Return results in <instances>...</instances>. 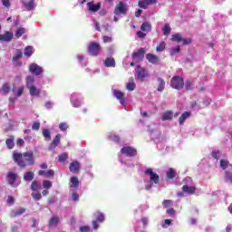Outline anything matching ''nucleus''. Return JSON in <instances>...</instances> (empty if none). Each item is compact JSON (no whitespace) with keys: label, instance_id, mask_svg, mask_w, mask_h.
<instances>
[{"label":"nucleus","instance_id":"obj_1","mask_svg":"<svg viewBox=\"0 0 232 232\" xmlns=\"http://www.w3.org/2000/svg\"><path fill=\"white\" fill-rule=\"evenodd\" d=\"M12 157L14 162L22 169H24L26 166H34L35 164V156L32 150L24 153L14 151Z\"/></svg>","mask_w":232,"mask_h":232},{"label":"nucleus","instance_id":"obj_2","mask_svg":"<svg viewBox=\"0 0 232 232\" xmlns=\"http://www.w3.org/2000/svg\"><path fill=\"white\" fill-rule=\"evenodd\" d=\"M87 52L92 57H97V55H100L102 52V47L100 44L92 42L89 44Z\"/></svg>","mask_w":232,"mask_h":232},{"label":"nucleus","instance_id":"obj_3","mask_svg":"<svg viewBox=\"0 0 232 232\" xmlns=\"http://www.w3.org/2000/svg\"><path fill=\"white\" fill-rule=\"evenodd\" d=\"M170 86L174 90H182L184 88V78L179 75L173 76L170 80Z\"/></svg>","mask_w":232,"mask_h":232},{"label":"nucleus","instance_id":"obj_4","mask_svg":"<svg viewBox=\"0 0 232 232\" xmlns=\"http://www.w3.org/2000/svg\"><path fill=\"white\" fill-rule=\"evenodd\" d=\"M145 53L146 51L144 50V48H140L137 52L132 53V60L134 61V63H142Z\"/></svg>","mask_w":232,"mask_h":232},{"label":"nucleus","instance_id":"obj_5","mask_svg":"<svg viewBox=\"0 0 232 232\" xmlns=\"http://www.w3.org/2000/svg\"><path fill=\"white\" fill-rule=\"evenodd\" d=\"M145 175H148L150 177V182H154V184H159V182H160V176L153 172L152 169H147L145 170Z\"/></svg>","mask_w":232,"mask_h":232},{"label":"nucleus","instance_id":"obj_6","mask_svg":"<svg viewBox=\"0 0 232 232\" xmlns=\"http://www.w3.org/2000/svg\"><path fill=\"white\" fill-rule=\"evenodd\" d=\"M138 68H140V70H138L136 73L137 79L141 82H144V81H146V78L150 76V73L148 72V71H146V69L140 68V65H138Z\"/></svg>","mask_w":232,"mask_h":232},{"label":"nucleus","instance_id":"obj_7","mask_svg":"<svg viewBox=\"0 0 232 232\" xmlns=\"http://www.w3.org/2000/svg\"><path fill=\"white\" fill-rule=\"evenodd\" d=\"M121 153L126 155V157H136L137 150L132 147H123L121 150Z\"/></svg>","mask_w":232,"mask_h":232},{"label":"nucleus","instance_id":"obj_8","mask_svg":"<svg viewBox=\"0 0 232 232\" xmlns=\"http://www.w3.org/2000/svg\"><path fill=\"white\" fill-rule=\"evenodd\" d=\"M29 72L34 73V75H41L44 70H43V67L39 66L37 63H32L29 65Z\"/></svg>","mask_w":232,"mask_h":232},{"label":"nucleus","instance_id":"obj_9","mask_svg":"<svg viewBox=\"0 0 232 232\" xmlns=\"http://www.w3.org/2000/svg\"><path fill=\"white\" fill-rule=\"evenodd\" d=\"M114 14H116V15H121V14H126V5H124V3L123 2H120L117 5H116V7H115V9H114Z\"/></svg>","mask_w":232,"mask_h":232},{"label":"nucleus","instance_id":"obj_10","mask_svg":"<svg viewBox=\"0 0 232 232\" xmlns=\"http://www.w3.org/2000/svg\"><path fill=\"white\" fill-rule=\"evenodd\" d=\"M145 57L147 59V61L149 63H150V64H156L157 65L160 63V59L156 54L147 53Z\"/></svg>","mask_w":232,"mask_h":232},{"label":"nucleus","instance_id":"obj_11","mask_svg":"<svg viewBox=\"0 0 232 232\" xmlns=\"http://www.w3.org/2000/svg\"><path fill=\"white\" fill-rule=\"evenodd\" d=\"M69 169L71 173H79L81 171V163L78 160L71 162Z\"/></svg>","mask_w":232,"mask_h":232},{"label":"nucleus","instance_id":"obj_12","mask_svg":"<svg viewBox=\"0 0 232 232\" xmlns=\"http://www.w3.org/2000/svg\"><path fill=\"white\" fill-rule=\"evenodd\" d=\"M22 3L28 12L35 8V0H22Z\"/></svg>","mask_w":232,"mask_h":232},{"label":"nucleus","instance_id":"obj_13","mask_svg":"<svg viewBox=\"0 0 232 232\" xmlns=\"http://www.w3.org/2000/svg\"><path fill=\"white\" fill-rule=\"evenodd\" d=\"M113 95H114V97H116V99H118V101H120V102L122 104V106H124V104H126V98L124 97V92H122L119 90H115L113 92Z\"/></svg>","mask_w":232,"mask_h":232},{"label":"nucleus","instance_id":"obj_14","mask_svg":"<svg viewBox=\"0 0 232 232\" xmlns=\"http://www.w3.org/2000/svg\"><path fill=\"white\" fill-rule=\"evenodd\" d=\"M14 39V34L10 31H6L4 34H0V41L4 43H10Z\"/></svg>","mask_w":232,"mask_h":232},{"label":"nucleus","instance_id":"obj_15","mask_svg":"<svg viewBox=\"0 0 232 232\" xmlns=\"http://www.w3.org/2000/svg\"><path fill=\"white\" fill-rule=\"evenodd\" d=\"M6 179H7L8 184L10 186H14V184H15V181L17 180V173L8 172Z\"/></svg>","mask_w":232,"mask_h":232},{"label":"nucleus","instance_id":"obj_16","mask_svg":"<svg viewBox=\"0 0 232 232\" xmlns=\"http://www.w3.org/2000/svg\"><path fill=\"white\" fill-rule=\"evenodd\" d=\"M61 144V134H57L51 144L49 145V150L52 151V150H55V147Z\"/></svg>","mask_w":232,"mask_h":232},{"label":"nucleus","instance_id":"obj_17","mask_svg":"<svg viewBox=\"0 0 232 232\" xmlns=\"http://www.w3.org/2000/svg\"><path fill=\"white\" fill-rule=\"evenodd\" d=\"M26 213V208L20 207L16 210H12L11 218H15L16 217H21V215H24Z\"/></svg>","mask_w":232,"mask_h":232},{"label":"nucleus","instance_id":"obj_18","mask_svg":"<svg viewBox=\"0 0 232 232\" xmlns=\"http://www.w3.org/2000/svg\"><path fill=\"white\" fill-rule=\"evenodd\" d=\"M87 6L89 12H99V10H101V2L97 3V5H94L93 2H88Z\"/></svg>","mask_w":232,"mask_h":232},{"label":"nucleus","instance_id":"obj_19","mask_svg":"<svg viewBox=\"0 0 232 232\" xmlns=\"http://www.w3.org/2000/svg\"><path fill=\"white\" fill-rule=\"evenodd\" d=\"M59 220L60 218L58 216H53L48 221V227H57Z\"/></svg>","mask_w":232,"mask_h":232},{"label":"nucleus","instance_id":"obj_20","mask_svg":"<svg viewBox=\"0 0 232 232\" xmlns=\"http://www.w3.org/2000/svg\"><path fill=\"white\" fill-rule=\"evenodd\" d=\"M27 88L29 89V93L32 95V97H39V95H41V90L37 89L35 85H32Z\"/></svg>","mask_w":232,"mask_h":232},{"label":"nucleus","instance_id":"obj_21","mask_svg":"<svg viewBox=\"0 0 232 232\" xmlns=\"http://www.w3.org/2000/svg\"><path fill=\"white\" fill-rule=\"evenodd\" d=\"M14 140H15V136L14 135L9 136V139L5 140V144L8 150H14V147L15 146Z\"/></svg>","mask_w":232,"mask_h":232},{"label":"nucleus","instance_id":"obj_22","mask_svg":"<svg viewBox=\"0 0 232 232\" xmlns=\"http://www.w3.org/2000/svg\"><path fill=\"white\" fill-rule=\"evenodd\" d=\"M115 65H116V63H115V58H113V57H108V58L105 59V61H104V66H105L106 68H115Z\"/></svg>","mask_w":232,"mask_h":232},{"label":"nucleus","instance_id":"obj_23","mask_svg":"<svg viewBox=\"0 0 232 232\" xmlns=\"http://www.w3.org/2000/svg\"><path fill=\"white\" fill-rule=\"evenodd\" d=\"M182 191H184V193H188V195H195L197 188L195 187L184 185L182 187Z\"/></svg>","mask_w":232,"mask_h":232},{"label":"nucleus","instance_id":"obj_24","mask_svg":"<svg viewBox=\"0 0 232 232\" xmlns=\"http://www.w3.org/2000/svg\"><path fill=\"white\" fill-rule=\"evenodd\" d=\"M190 117H191V112H189V111L183 112L179 119V122L180 126H182V124H184V122H186V120L189 119Z\"/></svg>","mask_w":232,"mask_h":232},{"label":"nucleus","instance_id":"obj_25","mask_svg":"<svg viewBox=\"0 0 232 232\" xmlns=\"http://www.w3.org/2000/svg\"><path fill=\"white\" fill-rule=\"evenodd\" d=\"M157 81H158L157 92H162L163 90H165L166 81H164V79L162 78H158Z\"/></svg>","mask_w":232,"mask_h":232},{"label":"nucleus","instance_id":"obj_26","mask_svg":"<svg viewBox=\"0 0 232 232\" xmlns=\"http://www.w3.org/2000/svg\"><path fill=\"white\" fill-rule=\"evenodd\" d=\"M173 119V111H167L161 116V121H172Z\"/></svg>","mask_w":232,"mask_h":232},{"label":"nucleus","instance_id":"obj_27","mask_svg":"<svg viewBox=\"0 0 232 232\" xmlns=\"http://www.w3.org/2000/svg\"><path fill=\"white\" fill-rule=\"evenodd\" d=\"M30 189L31 191H39V189H41V182H39L38 180H34L31 183Z\"/></svg>","mask_w":232,"mask_h":232},{"label":"nucleus","instance_id":"obj_28","mask_svg":"<svg viewBox=\"0 0 232 232\" xmlns=\"http://www.w3.org/2000/svg\"><path fill=\"white\" fill-rule=\"evenodd\" d=\"M34 179V174L33 171H28L24 174V180H25V182H32Z\"/></svg>","mask_w":232,"mask_h":232},{"label":"nucleus","instance_id":"obj_29","mask_svg":"<svg viewBox=\"0 0 232 232\" xmlns=\"http://www.w3.org/2000/svg\"><path fill=\"white\" fill-rule=\"evenodd\" d=\"M140 30L141 32H151V24H150V22H144L140 25Z\"/></svg>","mask_w":232,"mask_h":232},{"label":"nucleus","instance_id":"obj_30","mask_svg":"<svg viewBox=\"0 0 232 232\" xmlns=\"http://www.w3.org/2000/svg\"><path fill=\"white\" fill-rule=\"evenodd\" d=\"M175 177H177V171L175 169L170 168L169 171H167V178H169V180H172V179H175Z\"/></svg>","mask_w":232,"mask_h":232},{"label":"nucleus","instance_id":"obj_31","mask_svg":"<svg viewBox=\"0 0 232 232\" xmlns=\"http://www.w3.org/2000/svg\"><path fill=\"white\" fill-rule=\"evenodd\" d=\"M24 34H26V29H24V27H20L15 31L14 35L17 37V39H19L20 37H23Z\"/></svg>","mask_w":232,"mask_h":232},{"label":"nucleus","instance_id":"obj_32","mask_svg":"<svg viewBox=\"0 0 232 232\" xmlns=\"http://www.w3.org/2000/svg\"><path fill=\"white\" fill-rule=\"evenodd\" d=\"M24 55L26 57H32V55H34V47L26 46L24 52Z\"/></svg>","mask_w":232,"mask_h":232},{"label":"nucleus","instance_id":"obj_33","mask_svg":"<svg viewBox=\"0 0 232 232\" xmlns=\"http://www.w3.org/2000/svg\"><path fill=\"white\" fill-rule=\"evenodd\" d=\"M170 41L176 42V43H182V34H172Z\"/></svg>","mask_w":232,"mask_h":232},{"label":"nucleus","instance_id":"obj_34","mask_svg":"<svg viewBox=\"0 0 232 232\" xmlns=\"http://www.w3.org/2000/svg\"><path fill=\"white\" fill-rule=\"evenodd\" d=\"M219 165H220V168H222V169H227V168L231 166V164L229 163V160H220Z\"/></svg>","mask_w":232,"mask_h":232},{"label":"nucleus","instance_id":"obj_35","mask_svg":"<svg viewBox=\"0 0 232 232\" xmlns=\"http://www.w3.org/2000/svg\"><path fill=\"white\" fill-rule=\"evenodd\" d=\"M42 133H43L45 140H52V134L50 133V130L43 129Z\"/></svg>","mask_w":232,"mask_h":232},{"label":"nucleus","instance_id":"obj_36","mask_svg":"<svg viewBox=\"0 0 232 232\" xmlns=\"http://www.w3.org/2000/svg\"><path fill=\"white\" fill-rule=\"evenodd\" d=\"M94 217H96L97 222H103L105 220V217L102 212L94 213Z\"/></svg>","mask_w":232,"mask_h":232},{"label":"nucleus","instance_id":"obj_37","mask_svg":"<svg viewBox=\"0 0 232 232\" xmlns=\"http://www.w3.org/2000/svg\"><path fill=\"white\" fill-rule=\"evenodd\" d=\"M31 197L34 198V200H35L36 202H38V200H41V198H43V196L41 195V192H38V190L33 192L31 194Z\"/></svg>","mask_w":232,"mask_h":232},{"label":"nucleus","instance_id":"obj_38","mask_svg":"<svg viewBox=\"0 0 232 232\" xmlns=\"http://www.w3.org/2000/svg\"><path fill=\"white\" fill-rule=\"evenodd\" d=\"M71 188H79V178L72 177L71 178Z\"/></svg>","mask_w":232,"mask_h":232},{"label":"nucleus","instance_id":"obj_39","mask_svg":"<svg viewBox=\"0 0 232 232\" xmlns=\"http://www.w3.org/2000/svg\"><path fill=\"white\" fill-rule=\"evenodd\" d=\"M135 82H133V78H130V82L127 83L126 88L129 92H133L135 90Z\"/></svg>","mask_w":232,"mask_h":232},{"label":"nucleus","instance_id":"obj_40","mask_svg":"<svg viewBox=\"0 0 232 232\" xmlns=\"http://www.w3.org/2000/svg\"><path fill=\"white\" fill-rule=\"evenodd\" d=\"M35 79L34 76H27L26 77V88H30V86H34Z\"/></svg>","mask_w":232,"mask_h":232},{"label":"nucleus","instance_id":"obj_41","mask_svg":"<svg viewBox=\"0 0 232 232\" xmlns=\"http://www.w3.org/2000/svg\"><path fill=\"white\" fill-rule=\"evenodd\" d=\"M23 57V51L17 49L14 56L13 57V61H19Z\"/></svg>","mask_w":232,"mask_h":232},{"label":"nucleus","instance_id":"obj_42","mask_svg":"<svg viewBox=\"0 0 232 232\" xmlns=\"http://www.w3.org/2000/svg\"><path fill=\"white\" fill-rule=\"evenodd\" d=\"M166 50V43L160 42V44L156 47V52H164Z\"/></svg>","mask_w":232,"mask_h":232},{"label":"nucleus","instance_id":"obj_43","mask_svg":"<svg viewBox=\"0 0 232 232\" xmlns=\"http://www.w3.org/2000/svg\"><path fill=\"white\" fill-rule=\"evenodd\" d=\"M163 208H171L173 206V200L171 199H164L162 201Z\"/></svg>","mask_w":232,"mask_h":232},{"label":"nucleus","instance_id":"obj_44","mask_svg":"<svg viewBox=\"0 0 232 232\" xmlns=\"http://www.w3.org/2000/svg\"><path fill=\"white\" fill-rule=\"evenodd\" d=\"M43 188L44 189H50L52 188V181L48 180V179H44L43 181Z\"/></svg>","mask_w":232,"mask_h":232},{"label":"nucleus","instance_id":"obj_45","mask_svg":"<svg viewBox=\"0 0 232 232\" xmlns=\"http://www.w3.org/2000/svg\"><path fill=\"white\" fill-rule=\"evenodd\" d=\"M2 90L5 95L10 93V90H11L10 85L8 83L5 82L2 86Z\"/></svg>","mask_w":232,"mask_h":232},{"label":"nucleus","instance_id":"obj_46","mask_svg":"<svg viewBox=\"0 0 232 232\" xmlns=\"http://www.w3.org/2000/svg\"><path fill=\"white\" fill-rule=\"evenodd\" d=\"M68 160V153H66V152L58 156L59 162H65V160Z\"/></svg>","mask_w":232,"mask_h":232},{"label":"nucleus","instance_id":"obj_47","mask_svg":"<svg viewBox=\"0 0 232 232\" xmlns=\"http://www.w3.org/2000/svg\"><path fill=\"white\" fill-rule=\"evenodd\" d=\"M138 5H139L140 8H143V9H146V8H148V6H150L148 4V0L139 1Z\"/></svg>","mask_w":232,"mask_h":232},{"label":"nucleus","instance_id":"obj_48","mask_svg":"<svg viewBox=\"0 0 232 232\" xmlns=\"http://www.w3.org/2000/svg\"><path fill=\"white\" fill-rule=\"evenodd\" d=\"M110 140H112V142H121V137L115 135V134H111L109 137Z\"/></svg>","mask_w":232,"mask_h":232},{"label":"nucleus","instance_id":"obj_49","mask_svg":"<svg viewBox=\"0 0 232 232\" xmlns=\"http://www.w3.org/2000/svg\"><path fill=\"white\" fill-rule=\"evenodd\" d=\"M162 30L163 35H169V34H171V27L169 25H165Z\"/></svg>","mask_w":232,"mask_h":232},{"label":"nucleus","instance_id":"obj_50","mask_svg":"<svg viewBox=\"0 0 232 232\" xmlns=\"http://www.w3.org/2000/svg\"><path fill=\"white\" fill-rule=\"evenodd\" d=\"M32 130H41V122H39V121H34V123H33V125H32Z\"/></svg>","mask_w":232,"mask_h":232},{"label":"nucleus","instance_id":"obj_51","mask_svg":"<svg viewBox=\"0 0 232 232\" xmlns=\"http://www.w3.org/2000/svg\"><path fill=\"white\" fill-rule=\"evenodd\" d=\"M185 88H186L187 92H191V90H193V82L187 81Z\"/></svg>","mask_w":232,"mask_h":232},{"label":"nucleus","instance_id":"obj_52","mask_svg":"<svg viewBox=\"0 0 232 232\" xmlns=\"http://www.w3.org/2000/svg\"><path fill=\"white\" fill-rule=\"evenodd\" d=\"M225 179L228 180L232 184V172L225 171Z\"/></svg>","mask_w":232,"mask_h":232},{"label":"nucleus","instance_id":"obj_53","mask_svg":"<svg viewBox=\"0 0 232 232\" xmlns=\"http://www.w3.org/2000/svg\"><path fill=\"white\" fill-rule=\"evenodd\" d=\"M59 129L61 130V131H66V130H68V124H66L65 122H61L59 124Z\"/></svg>","mask_w":232,"mask_h":232},{"label":"nucleus","instance_id":"obj_54","mask_svg":"<svg viewBox=\"0 0 232 232\" xmlns=\"http://www.w3.org/2000/svg\"><path fill=\"white\" fill-rule=\"evenodd\" d=\"M175 53H180V46H178L177 48H172L170 50V55L173 56Z\"/></svg>","mask_w":232,"mask_h":232},{"label":"nucleus","instance_id":"obj_55","mask_svg":"<svg viewBox=\"0 0 232 232\" xmlns=\"http://www.w3.org/2000/svg\"><path fill=\"white\" fill-rule=\"evenodd\" d=\"M137 36L139 39H146V33H144L143 31H138Z\"/></svg>","mask_w":232,"mask_h":232},{"label":"nucleus","instance_id":"obj_56","mask_svg":"<svg viewBox=\"0 0 232 232\" xmlns=\"http://www.w3.org/2000/svg\"><path fill=\"white\" fill-rule=\"evenodd\" d=\"M181 42L184 46L191 44V38H182Z\"/></svg>","mask_w":232,"mask_h":232},{"label":"nucleus","instance_id":"obj_57","mask_svg":"<svg viewBox=\"0 0 232 232\" xmlns=\"http://www.w3.org/2000/svg\"><path fill=\"white\" fill-rule=\"evenodd\" d=\"M14 202H15V198H14V197H12V196H8L7 197V204H8V206L14 205Z\"/></svg>","mask_w":232,"mask_h":232},{"label":"nucleus","instance_id":"obj_58","mask_svg":"<svg viewBox=\"0 0 232 232\" xmlns=\"http://www.w3.org/2000/svg\"><path fill=\"white\" fill-rule=\"evenodd\" d=\"M53 175H55V171L53 169H49L47 171H45V177H53Z\"/></svg>","mask_w":232,"mask_h":232},{"label":"nucleus","instance_id":"obj_59","mask_svg":"<svg viewBox=\"0 0 232 232\" xmlns=\"http://www.w3.org/2000/svg\"><path fill=\"white\" fill-rule=\"evenodd\" d=\"M175 213H177V210H175V208H170L167 210V215H169L170 217H173Z\"/></svg>","mask_w":232,"mask_h":232},{"label":"nucleus","instance_id":"obj_60","mask_svg":"<svg viewBox=\"0 0 232 232\" xmlns=\"http://www.w3.org/2000/svg\"><path fill=\"white\" fill-rule=\"evenodd\" d=\"M16 145L19 146V148H23V146H24V140L23 139H18L16 140Z\"/></svg>","mask_w":232,"mask_h":232},{"label":"nucleus","instance_id":"obj_61","mask_svg":"<svg viewBox=\"0 0 232 232\" xmlns=\"http://www.w3.org/2000/svg\"><path fill=\"white\" fill-rule=\"evenodd\" d=\"M90 227L89 226H83V227H80V231L81 232H90Z\"/></svg>","mask_w":232,"mask_h":232},{"label":"nucleus","instance_id":"obj_62","mask_svg":"<svg viewBox=\"0 0 232 232\" xmlns=\"http://www.w3.org/2000/svg\"><path fill=\"white\" fill-rule=\"evenodd\" d=\"M218 155H220V150H214V151H212L213 159H216L218 160Z\"/></svg>","mask_w":232,"mask_h":232},{"label":"nucleus","instance_id":"obj_63","mask_svg":"<svg viewBox=\"0 0 232 232\" xmlns=\"http://www.w3.org/2000/svg\"><path fill=\"white\" fill-rule=\"evenodd\" d=\"M23 92H24V87H19L16 96L21 97V95H23Z\"/></svg>","mask_w":232,"mask_h":232},{"label":"nucleus","instance_id":"obj_64","mask_svg":"<svg viewBox=\"0 0 232 232\" xmlns=\"http://www.w3.org/2000/svg\"><path fill=\"white\" fill-rule=\"evenodd\" d=\"M112 38L110 36H103V43H111Z\"/></svg>","mask_w":232,"mask_h":232}]
</instances>
